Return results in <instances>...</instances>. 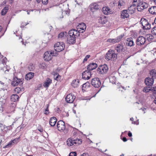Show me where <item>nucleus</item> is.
Returning a JSON list of instances; mask_svg holds the SVG:
<instances>
[{
  "instance_id": "obj_1",
  "label": "nucleus",
  "mask_w": 156,
  "mask_h": 156,
  "mask_svg": "<svg viewBox=\"0 0 156 156\" xmlns=\"http://www.w3.org/2000/svg\"><path fill=\"white\" fill-rule=\"evenodd\" d=\"M150 74L151 77H147V92L151 91L153 93V95L156 94V86L152 88L154 83V77L156 76V70L152 69L150 71Z\"/></svg>"
},
{
  "instance_id": "obj_2",
  "label": "nucleus",
  "mask_w": 156,
  "mask_h": 156,
  "mask_svg": "<svg viewBox=\"0 0 156 156\" xmlns=\"http://www.w3.org/2000/svg\"><path fill=\"white\" fill-rule=\"evenodd\" d=\"M82 142L81 139L77 138H69L67 140V144L69 146H71L74 145V146H78L81 144Z\"/></svg>"
},
{
  "instance_id": "obj_3",
  "label": "nucleus",
  "mask_w": 156,
  "mask_h": 156,
  "mask_svg": "<svg viewBox=\"0 0 156 156\" xmlns=\"http://www.w3.org/2000/svg\"><path fill=\"white\" fill-rule=\"evenodd\" d=\"M117 54L115 53L113 50H109L107 53L105 58L107 61H109L113 58H116L117 57Z\"/></svg>"
},
{
  "instance_id": "obj_4",
  "label": "nucleus",
  "mask_w": 156,
  "mask_h": 156,
  "mask_svg": "<svg viewBox=\"0 0 156 156\" xmlns=\"http://www.w3.org/2000/svg\"><path fill=\"white\" fill-rule=\"evenodd\" d=\"M65 44L62 42H58L54 45V49L57 52H60L64 50Z\"/></svg>"
},
{
  "instance_id": "obj_5",
  "label": "nucleus",
  "mask_w": 156,
  "mask_h": 156,
  "mask_svg": "<svg viewBox=\"0 0 156 156\" xmlns=\"http://www.w3.org/2000/svg\"><path fill=\"white\" fill-rule=\"evenodd\" d=\"M57 128L59 131H63L65 130L66 132L68 131L66 129L64 122L62 120L59 121L57 124Z\"/></svg>"
},
{
  "instance_id": "obj_6",
  "label": "nucleus",
  "mask_w": 156,
  "mask_h": 156,
  "mask_svg": "<svg viewBox=\"0 0 156 156\" xmlns=\"http://www.w3.org/2000/svg\"><path fill=\"white\" fill-rule=\"evenodd\" d=\"M108 69L107 65L105 64L99 66L97 69V70L99 74H103V73H106Z\"/></svg>"
},
{
  "instance_id": "obj_7",
  "label": "nucleus",
  "mask_w": 156,
  "mask_h": 156,
  "mask_svg": "<svg viewBox=\"0 0 156 156\" xmlns=\"http://www.w3.org/2000/svg\"><path fill=\"white\" fill-rule=\"evenodd\" d=\"M90 83L95 88H98L101 85V83L100 79L98 77H95L91 80Z\"/></svg>"
},
{
  "instance_id": "obj_8",
  "label": "nucleus",
  "mask_w": 156,
  "mask_h": 156,
  "mask_svg": "<svg viewBox=\"0 0 156 156\" xmlns=\"http://www.w3.org/2000/svg\"><path fill=\"white\" fill-rule=\"evenodd\" d=\"M55 55H54L53 52H52L50 51H47L44 53V55L43 58L45 60L49 61L51 59L52 56Z\"/></svg>"
},
{
  "instance_id": "obj_9",
  "label": "nucleus",
  "mask_w": 156,
  "mask_h": 156,
  "mask_svg": "<svg viewBox=\"0 0 156 156\" xmlns=\"http://www.w3.org/2000/svg\"><path fill=\"white\" fill-rule=\"evenodd\" d=\"M126 49L127 48L125 45L123 44H119L115 47V50L118 53L124 52Z\"/></svg>"
},
{
  "instance_id": "obj_10",
  "label": "nucleus",
  "mask_w": 156,
  "mask_h": 156,
  "mask_svg": "<svg viewBox=\"0 0 156 156\" xmlns=\"http://www.w3.org/2000/svg\"><path fill=\"white\" fill-rule=\"evenodd\" d=\"M98 67V65L97 64L95 63H90L87 66V70L84 71V73H85L87 72H89L95 69Z\"/></svg>"
},
{
  "instance_id": "obj_11",
  "label": "nucleus",
  "mask_w": 156,
  "mask_h": 156,
  "mask_svg": "<svg viewBox=\"0 0 156 156\" xmlns=\"http://www.w3.org/2000/svg\"><path fill=\"white\" fill-rule=\"evenodd\" d=\"M76 96L72 94H69L67 95L65 98L66 101L67 103H72L75 99Z\"/></svg>"
},
{
  "instance_id": "obj_12",
  "label": "nucleus",
  "mask_w": 156,
  "mask_h": 156,
  "mask_svg": "<svg viewBox=\"0 0 156 156\" xmlns=\"http://www.w3.org/2000/svg\"><path fill=\"white\" fill-rule=\"evenodd\" d=\"M70 34H71V33H70L69 30V37L67 38V42L69 44H73L76 42V37H75V36H73V35H71V36H70Z\"/></svg>"
},
{
  "instance_id": "obj_13",
  "label": "nucleus",
  "mask_w": 156,
  "mask_h": 156,
  "mask_svg": "<svg viewBox=\"0 0 156 156\" xmlns=\"http://www.w3.org/2000/svg\"><path fill=\"white\" fill-rule=\"evenodd\" d=\"M22 81L20 79L18 78L17 77H14L13 81L12 82L11 85L15 87L17 86L18 84L21 83V85L23 84Z\"/></svg>"
},
{
  "instance_id": "obj_14",
  "label": "nucleus",
  "mask_w": 156,
  "mask_h": 156,
  "mask_svg": "<svg viewBox=\"0 0 156 156\" xmlns=\"http://www.w3.org/2000/svg\"><path fill=\"white\" fill-rule=\"evenodd\" d=\"M70 33H71L70 34V36L73 35V36H75V37H79L80 35V33H83V31H81V30H76L75 29H72L70 30Z\"/></svg>"
},
{
  "instance_id": "obj_15",
  "label": "nucleus",
  "mask_w": 156,
  "mask_h": 156,
  "mask_svg": "<svg viewBox=\"0 0 156 156\" xmlns=\"http://www.w3.org/2000/svg\"><path fill=\"white\" fill-rule=\"evenodd\" d=\"M124 35L121 34L119 36L117 37L115 39H108L107 40V41L109 42L110 43H112L113 44H114L116 43H117L120 41L122 38L123 37Z\"/></svg>"
},
{
  "instance_id": "obj_16",
  "label": "nucleus",
  "mask_w": 156,
  "mask_h": 156,
  "mask_svg": "<svg viewBox=\"0 0 156 156\" xmlns=\"http://www.w3.org/2000/svg\"><path fill=\"white\" fill-rule=\"evenodd\" d=\"M136 44L138 45H141L145 43L146 42L145 38L142 36H140L137 39Z\"/></svg>"
},
{
  "instance_id": "obj_17",
  "label": "nucleus",
  "mask_w": 156,
  "mask_h": 156,
  "mask_svg": "<svg viewBox=\"0 0 156 156\" xmlns=\"http://www.w3.org/2000/svg\"><path fill=\"white\" fill-rule=\"evenodd\" d=\"M83 73L82 74V78L85 80H88L89 79L91 76V74L90 71L87 72Z\"/></svg>"
},
{
  "instance_id": "obj_18",
  "label": "nucleus",
  "mask_w": 156,
  "mask_h": 156,
  "mask_svg": "<svg viewBox=\"0 0 156 156\" xmlns=\"http://www.w3.org/2000/svg\"><path fill=\"white\" fill-rule=\"evenodd\" d=\"M125 45L127 46L131 47L134 45V42L133 41V38L130 37L127 39L124 43Z\"/></svg>"
},
{
  "instance_id": "obj_19",
  "label": "nucleus",
  "mask_w": 156,
  "mask_h": 156,
  "mask_svg": "<svg viewBox=\"0 0 156 156\" xmlns=\"http://www.w3.org/2000/svg\"><path fill=\"white\" fill-rule=\"evenodd\" d=\"M100 8V5L96 3H94L91 5L90 10L92 12H94Z\"/></svg>"
},
{
  "instance_id": "obj_20",
  "label": "nucleus",
  "mask_w": 156,
  "mask_h": 156,
  "mask_svg": "<svg viewBox=\"0 0 156 156\" xmlns=\"http://www.w3.org/2000/svg\"><path fill=\"white\" fill-rule=\"evenodd\" d=\"M127 10H122L121 13V17L123 19L127 18L129 16V14L128 13Z\"/></svg>"
},
{
  "instance_id": "obj_21",
  "label": "nucleus",
  "mask_w": 156,
  "mask_h": 156,
  "mask_svg": "<svg viewBox=\"0 0 156 156\" xmlns=\"http://www.w3.org/2000/svg\"><path fill=\"white\" fill-rule=\"evenodd\" d=\"M77 29H79L81 30H83V32L85 31L86 28V24L83 23H80L79 25L76 27Z\"/></svg>"
},
{
  "instance_id": "obj_22",
  "label": "nucleus",
  "mask_w": 156,
  "mask_h": 156,
  "mask_svg": "<svg viewBox=\"0 0 156 156\" xmlns=\"http://www.w3.org/2000/svg\"><path fill=\"white\" fill-rule=\"evenodd\" d=\"M91 87L90 83L89 82H87L82 85V90L83 91H86L88 88Z\"/></svg>"
},
{
  "instance_id": "obj_23",
  "label": "nucleus",
  "mask_w": 156,
  "mask_h": 156,
  "mask_svg": "<svg viewBox=\"0 0 156 156\" xmlns=\"http://www.w3.org/2000/svg\"><path fill=\"white\" fill-rule=\"evenodd\" d=\"M57 121V118L55 117H51L49 121V124L51 126H54Z\"/></svg>"
},
{
  "instance_id": "obj_24",
  "label": "nucleus",
  "mask_w": 156,
  "mask_h": 156,
  "mask_svg": "<svg viewBox=\"0 0 156 156\" xmlns=\"http://www.w3.org/2000/svg\"><path fill=\"white\" fill-rule=\"evenodd\" d=\"M107 20L106 17L105 16H102L99 17L98 19V23L102 24H104L106 23Z\"/></svg>"
},
{
  "instance_id": "obj_25",
  "label": "nucleus",
  "mask_w": 156,
  "mask_h": 156,
  "mask_svg": "<svg viewBox=\"0 0 156 156\" xmlns=\"http://www.w3.org/2000/svg\"><path fill=\"white\" fill-rule=\"evenodd\" d=\"M52 83V80L50 78H48L44 81L43 86L45 87H48Z\"/></svg>"
},
{
  "instance_id": "obj_26",
  "label": "nucleus",
  "mask_w": 156,
  "mask_h": 156,
  "mask_svg": "<svg viewBox=\"0 0 156 156\" xmlns=\"http://www.w3.org/2000/svg\"><path fill=\"white\" fill-rule=\"evenodd\" d=\"M80 83V80L78 79H75L73 80L72 83L71 85L73 87H77L79 85V83Z\"/></svg>"
},
{
  "instance_id": "obj_27",
  "label": "nucleus",
  "mask_w": 156,
  "mask_h": 156,
  "mask_svg": "<svg viewBox=\"0 0 156 156\" xmlns=\"http://www.w3.org/2000/svg\"><path fill=\"white\" fill-rule=\"evenodd\" d=\"M146 19L144 18H142L140 21V23L142 24L143 26L142 28L144 30L146 29V28H145L146 26Z\"/></svg>"
},
{
  "instance_id": "obj_28",
  "label": "nucleus",
  "mask_w": 156,
  "mask_h": 156,
  "mask_svg": "<svg viewBox=\"0 0 156 156\" xmlns=\"http://www.w3.org/2000/svg\"><path fill=\"white\" fill-rule=\"evenodd\" d=\"M148 11L150 13L152 14H156V6H152L149 8Z\"/></svg>"
},
{
  "instance_id": "obj_29",
  "label": "nucleus",
  "mask_w": 156,
  "mask_h": 156,
  "mask_svg": "<svg viewBox=\"0 0 156 156\" xmlns=\"http://www.w3.org/2000/svg\"><path fill=\"white\" fill-rule=\"evenodd\" d=\"M19 96L16 94H13L11 96V100L13 102L17 101L19 99Z\"/></svg>"
},
{
  "instance_id": "obj_30",
  "label": "nucleus",
  "mask_w": 156,
  "mask_h": 156,
  "mask_svg": "<svg viewBox=\"0 0 156 156\" xmlns=\"http://www.w3.org/2000/svg\"><path fill=\"white\" fill-rule=\"evenodd\" d=\"M34 73L32 72H30L26 75L25 79L27 80H29L32 78L34 76Z\"/></svg>"
},
{
  "instance_id": "obj_31",
  "label": "nucleus",
  "mask_w": 156,
  "mask_h": 156,
  "mask_svg": "<svg viewBox=\"0 0 156 156\" xmlns=\"http://www.w3.org/2000/svg\"><path fill=\"white\" fill-rule=\"evenodd\" d=\"M110 9L108 7H103L102 8V11L104 14L107 15L110 12Z\"/></svg>"
},
{
  "instance_id": "obj_32",
  "label": "nucleus",
  "mask_w": 156,
  "mask_h": 156,
  "mask_svg": "<svg viewBox=\"0 0 156 156\" xmlns=\"http://www.w3.org/2000/svg\"><path fill=\"white\" fill-rule=\"evenodd\" d=\"M1 125L3 127V128H2V130H3L4 129H6L5 130V131L6 132H7L9 130H11L12 129V125H10L9 126H6L3 124H1Z\"/></svg>"
},
{
  "instance_id": "obj_33",
  "label": "nucleus",
  "mask_w": 156,
  "mask_h": 156,
  "mask_svg": "<svg viewBox=\"0 0 156 156\" xmlns=\"http://www.w3.org/2000/svg\"><path fill=\"white\" fill-rule=\"evenodd\" d=\"M138 1L140 2L139 3H137V9L138 11H139V9H140L139 7H142L143 8L142 9H145L144 7H145V5L144 4V3L143 2H142V0H138Z\"/></svg>"
},
{
  "instance_id": "obj_34",
  "label": "nucleus",
  "mask_w": 156,
  "mask_h": 156,
  "mask_svg": "<svg viewBox=\"0 0 156 156\" xmlns=\"http://www.w3.org/2000/svg\"><path fill=\"white\" fill-rule=\"evenodd\" d=\"M8 10V8L7 7H4L3 9L2 10L1 12V14L2 16H4L5 15L7 12Z\"/></svg>"
},
{
  "instance_id": "obj_35",
  "label": "nucleus",
  "mask_w": 156,
  "mask_h": 156,
  "mask_svg": "<svg viewBox=\"0 0 156 156\" xmlns=\"http://www.w3.org/2000/svg\"><path fill=\"white\" fill-rule=\"evenodd\" d=\"M154 23L153 22H151V23L149 22L147 23V30H149L151 28V26L152 27H154Z\"/></svg>"
},
{
  "instance_id": "obj_36",
  "label": "nucleus",
  "mask_w": 156,
  "mask_h": 156,
  "mask_svg": "<svg viewBox=\"0 0 156 156\" xmlns=\"http://www.w3.org/2000/svg\"><path fill=\"white\" fill-rule=\"evenodd\" d=\"M154 38L153 36L151 34H147V41H151Z\"/></svg>"
},
{
  "instance_id": "obj_37",
  "label": "nucleus",
  "mask_w": 156,
  "mask_h": 156,
  "mask_svg": "<svg viewBox=\"0 0 156 156\" xmlns=\"http://www.w3.org/2000/svg\"><path fill=\"white\" fill-rule=\"evenodd\" d=\"M118 6L121 7L124 5L125 3L122 0H119L117 3Z\"/></svg>"
},
{
  "instance_id": "obj_38",
  "label": "nucleus",
  "mask_w": 156,
  "mask_h": 156,
  "mask_svg": "<svg viewBox=\"0 0 156 156\" xmlns=\"http://www.w3.org/2000/svg\"><path fill=\"white\" fill-rule=\"evenodd\" d=\"M46 108L45 109V112L44 113V114L46 115H48L49 113V105L48 104L46 105Z\"/></svg>"
},
{
  "instance_id": "obj_39",
  "label": "nucleus",
  "mask_w": 156,
  "mask_h": 156,
  "mask_svg": "<svg viewBox=\"0 0 156 156\" xmlns=\"http://www.w3.org/2000/svg\"><path fill=\"white\" fill-rule=\"evenodd\" d=\"M21 87H16L14 89L15 92H17L18 94L20 93V91H21L23 89L22 88H21Z\"/></svg>"
},
{
  "instance_id": "obj_40",
  "label": "nucleus",
  "mask_w": 156,
  "mask_h": 156,
  "mask_svg": "<svg viewBox=\"0 0 156 156\" xmlns=\"http://www.w3.org/2000/svg\"><path fill=\"white\" fill-rule=\"evenodd\" d=\"M151 32L152 34L156 35V26L153 27V29L151 30Z\"/></svg>"
},
{
  "instance_id": "obj_41",
  "label": "nucleus",
  "mask_w": 156,
  "mask_h": 156,
  "mask_svg": "<svg viewBox=\"0 0 156 156\" xmlns=\"http://www.w3.org/2000/svg\"><path fill=\"white\" fill-rule=\"evenodd\" d=\"M13 144L12 143V141H11L8 143V144L7 145H5L4 147L3 148H6L11 147L12 146V144Z\"/></svg>"
},
{
  "instance_id": "obj_42",
  "label": "nucleus",
  "mask_w": 156,
  "mask_h": 156,
  "mask_svg": "<svg viewBox=\"0 0 156 156\" xmlns=\"http://www.w3.org/2000/svg\"><path fill=\"white\" fill-rule=\"evenodd\" d=\"M81 35L82 36L81 38L82 39H84L88 36V33H85L84 34H81Z\"/></svg>"
},
{
  "instance_id": "obj_43",
  "label": "nucleus",
  "mask_w": 156,
  "mask_h": 156,
  "mask_svg": "<svg viewBox=\"0 0 156 156\" xmlns=\"http://www.w3.org/2000/svg\"><path fill=\"white\" fill-rule=\"evenodd\" d=\"M136 4L133 3V4L129 8V10H133V9H135L136 6Z\"/></svg>"
},
{
  "instance_id": "obj_44",
  "label": "nucleus",
  "mask_w": 156,
  "mask_h": 156,
  "mask_svg": "<svg viewBox=\"0 0 156 156\" xmlns=\"http://www.w3.org/2000/svg\"><path fill=\"white\" fill-rule=\"evenodd\" d=\"M39 67L42 69H45L46 68V65L44 64H40Z\"/></svg>"
},
{
  "instance_id": "obj_45",
  "label": "nucleus",
  "mask_w": 156,
  "mask_h": 156,
  "mask_svg": "<svg viewBox=\"0 0 156 156\" xmlns=\"http://www.w3.org/2000/svg\"><path fill=\"white\" fill-rule=\"evenodd\" d=\"M62 115L64 117H68L69 116L68 112L64 111L62 112Z\"/></svg>"
},
{
  "instance_id": "obj_46",
  "label": "nucleus",
  "mask_w": 156,
  "mask_h": 156,
  "mask_svg": "<svg viewBox=\"0 0 156 156\" xmlns=\"http://www.w3.org/2000/svg\"><path fill=\"white\" fill-rule=\"evenodd\" d=\"M64 32H61L58 35V38H62L63 37H64Z\"/></svg>"
},
{
  "instance_id": "obj_47",
  "label": "nucleus",
  "mask_w": 156,
  "mask_h": 156,
  "mask_svg": "<svg viewBox=\"0 0 156 156\" xmlns=\"http://www.w3.org/2000/svg\"><path fill=\"white\" fill-rule=\"evenodd\" d=\"M61 76L59 75V74H58V75L57 76L55 77V76H54V78L55 80L58 81L61 79Z\"/></svg>"
},
{
  "instance_id": "obj_48",
  "label": "nucleus",
  "mask_w": 156,
  "mask_h": 156,
  "mask_svg": "<svg viewBox=\"0 0 156 156\" xmlns=\"http://www.w3.org/2000/svg\"><path fill=\"white\" fill-rule=\"evenodd\" d=\"M76 152H72L69 154V156H76Z\"/></svg>"
},
{
  "instance_id": "obj_49",
  "label": "nucleus",
  "mask_w": 156,
  "mask_h": 156,
  "mask_svg": "<svg viewBox=\"0 0 156 156\" xmlns=\"http://www.w3.org/2000/svg\"><path fill=\"white\" fill-rule=\"evenodd\" d=\"M90 55H87L83 59V62H84L87 61V59L90 57Z\"/></svg>"
},
{
  "instance_id": "obj_50",
  "label": "nucleus",
  "mask_w": 156,
  "mask_h": 156,
  "mask_svg": "<svg viewBox=\"0 0 156 156\" xmlns=\"http://www.w3.org/2000/svg\"><path fill=\"white\" fill-rule=\"evenodd\" d=\"M42 3L44 5H46L48 3V0H42Z\"/></svg>"
},
{
  "instance_id": "obj_51",
  "label": "nucleus",
  "mask_w": 156,
  "mask_h": 156,
  "mask_svg": "<svg viewBox=\"0 0 156 156\" xmlns=\"http://www.w3.org/2000/svg\"><path fill=\"white\" fill-rule=\"evenodd\" d=\"M121 139L124 142H126L127 141V138L124 136H122V135L121 136Z\"/></svg>"
},
{
  "instance_id": "obj_52",
  "label": "nucleus",
  "mask_w": 156,
  "mask_h": 156,
  "mask_svg": "<svg viewBox=\"0 0 156 156\" xmlns=\"http://www.w3.org/2000/svg\"><path fill=\"white\" fill-rule=\"evenodd\" d=\"M151 52L154 55H156V48L153 49L151 51Z\"/></svg>"
},
{
  "instance_id": "obj_53",
  "label": "nucleus",
  "mask_w": 156,
  "mask_h": 156,
  "mask_svg": "<svg viewBox=\"0 0 156 156\" xmlns=\"http://www.w3.org/2000/svg\"><path fill=\"white\" fill-rule=\"evenodd\" d=\"M12 142L13 143V144H15L18 141V139L17 138H16L12 140H11Z\"/></svg>"
},
{
  "instance_id": "obj_54",
  "label": "nucleus",
  "mask_w": 156,
  "mask_h": 156,
  "mask_svg": "<svg viewBox=\"0 0 156 156\" xmlns=\"http://www.w3.org/2000/svg\"><path fill=\"white\" fill-rule=\"evenodd\" d=\"M7 60V59L6 57H5L2 60V62L3 64H5L6 61Z\"/></svg>"
},
{
  "instance_id": "obj_55",
  "label": "nucleus",
  "mask_w": 156,
  "mask_h": 156,
  "mask_svg": "<svg viewBox=\"0 0 156 156\" xmlns=\"http://www.w3.org/2000/svg\"><path fill=\"white\" fill-rule=\"evenodd\" d=\"M128 135L129 137H131L132 136V133L130 131L128 132Z\"/></svg>"
},
{
  "instance_id": "obj_56",
  "label": "nucleus",
  "mask_w": 156,
  "mask_h": 156,
  "mask_svg": "<svg viewBox=\"0 0 156 156\" xmlns=\"http://www.w3.org/2000/svg\"><path fill=\"white\" fill-rule=\"evenodd\" d=\"M26 126V125L23 124V123H22V124H21V125L20 126L21 127L20 129H22V128L23 129V128H24Z\"/></svg>"
},
{
  "instance_id": "obj_57",
  "label": "nucleus",
  "mask_w": 156,
  "mask_h": 156,
  "mask_svg": "<svg viewBox=\"0 0 156 156\" xmlns=\"http://www.w3.org/2000/svg\"><path fill=\"white\" fill-rule=\"evenodd\" d=\"M81 156H89L88 153H84L81 155Z\"/></svg>"
},
{
  "instance_id": "obj_58",
  "label": "nucleus",
  "mask_w": 156,
  "mask_h": 156,
  "mask_svg": "<svg viewBox=\"0 0 156 156\" xmlns=\"http://www.w3.org/2000/svg\"><path fill=\"white\" fill-rule=\"evenodd\" d=\"M33 11V10H27V14H28V15L30 14V12L31 11Z\"/></svg>"
},
{
  "instance_id": "obj_59",
  "label": "nucleus",
  "mask_w": 156,
  "mask_h": 156,
  "mask_svg": "<svg viewBox=\"0 0 156 156\" xmlns=\"http://www.w3.org/2000/svg\"><path fill=\"white\" fill-rule=\"evenodd\" d=\"M38 130L41 132H42L43 131V129L42 128L38 129Z\"/></svg>"
},
{
  "instance_id": "obj_60",
  "label": "nucleus",
  "mask_w": 156,
  "mask_h": 156,
  "mask_svg": "<svg viewBox=\"0 0 156 156\" xmlns=\"http://www.w3.org/2000/svg\"><path fill=\"white\" fill-rule=\"evenodd\" d=\"M102 87L98 90V91L97 92V93L94 95L93 97H95L96 96V94L98 93L101 90V88Z\"/></svg>"
},
{
  "instance_id": "obj_61",
  "label": "nucleus",
  "mask_w": 156,
  "mask_h": 156,
  "mask_svg": "<svg viewBox=\"0 0 156 156\" xmlns=\"http://www.w3.org/2000/svg\"><path fill=\"white\" fill-rule=\"evenodd\" d=\"M21 24H22L23 25H24V26H26L28 24V23H25V22H24V23L23 22Z\"/></svg>"
},
{
  "instance_id": "obj_62",
  "label": "nucleus",
  "mask_w": 156,
  "mask_h": 156,
  "mask_svg": "<svg viewBox=\"0 0 156 156\" xmlns=\"http://www.w3.org/2000/svg\"><path fill=\"white\" fill-rule=\"evenodd\" d=\"M58 74H59L57 73V71L56 72H55L54 74V76H57L58 75Z\"/></svg>"
},
{
  "instance_id": "obj_63",
  "label": "nucleus",
  "mask_w": 156,
  "mask_h": 156,
  "mask_svg": "<svg viewBox=\"0 0 156 156\" xmlns=\"http://www.w3.org/2000/svg\"><path fill=\"white\" fill-rule=\"evenodd\" d=\"M143 91L144 92H146V87H144L143 89Z\"/></svg>"
},
{
  "instance_id": "obj_64",
  "label": "nucleus",
  "mask_w": 156,
  "mask_h": 156,
  "mask_svg": "<svg viewBox=\"0 0 156 156\" xmlns=\"http://www.w3.org/2000/svg\"><path fill=\"white\" fill-rule=\"evenodd\" d=\"M153 102L156 104V97L154 100Z\"/></svg>"
}]
</instances>
